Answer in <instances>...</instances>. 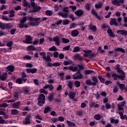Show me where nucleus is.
I'll return each mask as SVG.
<instances>
[{
	"mask_svg": "<svg viewBox=\"0 0 127 127\" xmlns=\"http://www.w3.org/2000/svg\"><path fill=\"white\" fill-rule=\"evenodd\" d=\"M27 18L26 17H24L22 19L20 20V23L19 24V27L20 28H28L30 26H34L35 25H39V22H37L36 23H32L31 21H38L40 20V18H32L31 17H29V20L30 21L29 23H24L26 21Z\"/></svg>",
	"mask_w": 127,
	"mask_h": 127,
	"instance_id": "f257e3e1",
	"label": "nucleus"
},
{
	"mask_svg": "<svg viewBox=\"0 0 127 127\" xmlns=\"http://www.w3.org/2000/svg\"><path fill=\"white\" fill-rule=\"evenodd\" d=\"M45 102V95L44 94H41L38 97V105L42 106Z\"/></svg>",
	"mask_w": 127,
	"mask_h": 127,
	"instance_id": "f03ea898",
	"label": "nucleus"
},
{
	"mask_svg": "<svg viewBox=\"0 0 127 127\" xmlns=\"http://www.w3.org/2000/svg\"><path fill=\"white\" fill-rule=\"evenodd\" d=\"M117 72L118 73H119V74H120V75H119V79H120V80H122V81H124V80H125V78H126V74L125 73L124 70L122 69H118V70H117Z\"/></svg>",
	"mask_w": 127,
	"mask_h": 127,
	"instance_id": "7ed1b4c3",
	"label": "nucleus"
},
{
	"mask_svg": "<svg viewBox=\"0 0 127 127\" xmlns=\"http://www.w3.org/2000/svg\"><path fill=\"white\" fill-rule=\"evenodd\" d=\"M84 53L83 54V56L84 57H88L89 58H91V57H93V55L92 54V51H83Z\"/></svg>",
	"mask_w": 127,
	"mask_h": 127,
	"instance_id": "20e7f679",
	"label": "nucleus"
},
{
	"mask_svg": "<svg viewBox=\"0 0 127 127\" xmlns=\"http://www.w3.org/2000/svg\"><path fill=\"white\" fill-rule=\"evenodd\" d=\"M76 96V92L74 91H70L69 92L68 97L69 99L72 100V101H74L76 102V99H75V96Z\"/></svg>",
	"mask_w": 127,
	"mask_h": 127,
	"instance_id": "39448f33",
	"label": "nucleus"
},
{
	"mask_svg": "<svg viewBox=\"0 0 127 127\" xmlns=\"http://www.w3.org/2000/svg\"><path fill=\"white\" fill-rule=\"evenodd\" d=\"M124 0H112V3L113 4H115V5H118L120 6L122 4V3H124Z\"/></svg>",
	"mask_w": 127,
	"mask_h": 127,
	"instance_id": "423d86ee",
	"label": "nucleus"
},
{
	"mask_svg": "<svg viewBox=\"0 0 127 127\" xmlns=\"http://www.w3.org/2000/svg\"><path fill=\"white\" fill-rule=\"evenodd\" d=\"M125 105H126V102L125 101H123L117 104L119 111H124V108L123 107Z\"/></svg>",
	"mask_w": 127,
	"mask_h": 127,
	"instance_id": "0eeeda50",
	"label": "nucleus"
},
{
	"mask_svg": "<svg viewBox=\"0 0 127 127\" xmlns=\"http://www.w3.org/2000/svg\"><path fill=\"white\" fill-rule=\"evenodd\" d=\"M26 71L28 74L30 73H31V74H34V73H36V72L37 71V69L35 68H27L26 69Z\"/></svg>",
	"mask_w": 127,
	"mask_h": 127,
	"instance_id": "6e6552de",
	"label": "nucleus"
},
{
	"mask_svg": "<svg viewBox=\"0 0 127 127\" xmlns=\"http://www.w3.org/2000/svg\"><path fill=\"white\" fill-rule=\"evenodd\" d=\"M30 117H31V115H27L25 121L23 122L24 125H29V124H30V120H29Z\"/></svg>",
	"mask_w": 127,
	"mask_h": 127,
	"instance_id": "1a4fd4ad",
	"label": "nucleus"
},
{
	"mask_svg": "<svg viewBox=\"0 0 127 127\" xmlns=\"http://www.w3.org/2000/svg\"><path fill=\"white\" fill-rule=\"evenodd\" d=\"M73 79L77 80V79H82L83 78V75L80 72L75 73L73 75Z\"/></svg>",
	"mask_w": 127,
	"mask_h": 127,
	"instance_id": "9d476101",
	"label": "nucleus"
},
{
	"mask_svg": "<svg viewBox=\"0 0 127 127\" xmlns=\"http://www.w3.org/2000/svg\"><path fill=\"white\" fill-rule=\"evenodd\" d=\"M25 43H26L27 44H32V38L31 37L29 36H26Z\"/></svg>",
	"mask_w": 127,
	"mask_h": 127,
	"instance_id": "9b49d317",
	"label": "nucleus"
},
{
	"mask_svg": "<svg viewBox=\"0 0 127 127\" xmlns=\"http://www.w3.org/2000/svg\"><path fill=\"white\" fill-rule=\"evenodd\" d=\"M68 13H63L61 11H59L58 13V15L62 16L63 18H67L68 17Z\"/></svg>",
	"mask_w": 127,
	"mask_h": 127,
	"instance_id": "f8f14e48",
	"label": "nucleus"
},
{
	"mask_svg": "<svg viewBox=\"0 0 127 127\" xmlns=\"http://www.w3.org/2000/svg\"><path fill=\"white\" fill-rule=\"evenodd\" d=\"M93 82H92V86H96L98 83V79L96 76H92L91 78Z\"/></svg>",
	"mask_w": 127,
	"mask_h": 127,
	"instance_id": "ddd939ff",
	"label": "nucleus"
},
{
	"mask_svg": "<svg viewBox=\"0 0 127 127\" xmlns=\"http://www.w3.org/2000/svg\"><path fill=\"white\" fill-rule=\"evenodd\" d=\"M110 24L111 25H115V26H118V25H119V24H118V22H117V19H116V18L111 19L110 21Z\"/></svg>",
	"mask_w": 127,
	"mask_h": 127,
	"instance_id": "4468645a",
	"label": "nucleus"
},
{
	"mask_svg": "<svg viewBox=\"0 0 127 127\" xmlns=\"http://www.w3.org/2000/svg\"><path fill=\"white\" fill-rule=\"evenodd\" d=\"M71 34L73 37H76L79 35V31L76 29L73 30L71 31Z\"/></svg>",
	"mask_w": 127,
	"mask_h": 127,
	"instance_id": "2eb2a0df",
	"label": "nucleus"
},
{
	"mask_svg": "<svg viewBox=\"0 0 127 127\" xmlns=\"http://www.w3.org/2000/svg\"><path fill=\"white\" fill-rule=\"evenodd\" d=\"M75 15H77V16H81L83 15L84 12L82 10L78 9L75 12Z\"/></svg>",
	"mask_w": 127,
	"mask_h": 127,
	"instance_id": "dca6fc26",
	"label": "nucleus"
},
{
	"mask_svg": "<svg viewBox=\"0 0 127 127\" xmlns=\"http://www.w3.org/2000/svg\"><path fill=\"white\" fill-rule=\"evenodd\" d=\"M69 70H71L72 72H76L78 70V67L77 65L75 66H70L68 68Z\"/></svg>",
	"mask_w": 127,
	"mask_h": 127,
	"instance_id": "f3484780",
	"label": "nucleus"
},
{
	"mask_svg": "<svg viewBox=\"0 0 127 127\" xmlns=\"http://www.w3.org/2000/svg\"><path fill=\"white\" fill-rule=\"evenodd\" d=\"M66 124L68 126V127H76V124L75 123H74L73 122H72L70 121H66Z\"/></svg>",
	"mask_w": 127,
	"mask_h": 127,
	"instance_id": "a211bd4d",
	"label": "nucleus"
},
{
	"mask_svg": "<svg viewBox=\"0 0 127 127\" xmlns=\"http://www.w3.org/2000/svg\"><path fill=\"white\" fill-rule=\"evenodd\" d=\"M117 33L118 34H122V35H127V31L125 30L117 31Z\"/></svg>",
	"mask_w": 127,
	"mask_h": 127,
	"instance_id": "6ab92c4d",
	"label": "nucleus"
},
{
	"mask_svg": "<svg viewBox=\"0 0 127 127\" xmlns=\"http://www.w3.org/2000/svg\"><path fill=\"white\" fill-rule=\"evenodd\" d=\"M6 71H9V72H13L14 71V66L13 65H9L5 68Z\"/></svg>",
	"mask_w": 127,
	"mask_h": 127,
	"instance_id": "aec40b11",
	"label": "nucleus"
},
{
	"mask_svg": "<svg viewBox=\"0 0 127 127\" xmlns=\"http://www.w3.org/2000/svg\"><path fill=\"white\" fill-rule=\"evenodd\" d=\"M53 41H55L56 45L57 46H59L60 44V39H59V37L56 36L53 39Z\"/></svg>",
	"mask_w": 127,
	"mask_h": 127,
	"instance_id": "412c9836",
	"label": "nucleus"
},
{
	"mask_svg": "<svg viewBox=\"0 0 127 127\" xmlns=\"http://www.w3.org/2000/svg\"><path fill=\"white\" fill-rule=\"evenodd\" d=\"M116 83H117V85L119 86L120 90H121L122 91H124V90H125V87L126 86L125 85V84L120 83V82H119V81H117Z\"/></svg>",
	"mask_w": 127,
	"mask_h": 127,
	"instance_id": "4be33fe9",
	"label": "nucleus"
},
{
	"mask_svg": "<svg viewBox=\"0 0 127 127\" xmlns=\"http://www.w3.org/2000/svg\"><path fill=\"white\" fill-rule=\"evenodd\" d=\"M89 27L92 31H93V32H96V31H97V27H96V26L90 24Z\"/></svg>",
	"mask_w": 127,
	"mask_h": 127,
	"instance_id": "5701e85b",
	"label": "nucleus"
},
{
	"mask_svg": "<svg viewBox=\"0 0 127 127\" xmlns=\"http://www.w3.org/2000/svg\"><path fill=\"white\" fill-rule=\"evenodd\" d=\"M19 107H20V102H19V101L14 103L13 104V108L14 109H18V108H19Z\"/></svg>",
	"mask_w": 127,
	"mask_h": 127,
	"instance_id": "b1692460",
	"label": "nucleus"
},
{
	"mask_svg": "<svg viewBox=\"0 0 127 127\" xmlns=\"http://www.w3.org/2000/svg\"><path fill=\"white\" fill-rule=\"evenodd\" d=\"M115 51H117L118 52H122V53H126V51L125 49L122 48H117L114 49Z\"/></svg>",
	"mask_w": 127,
	"mask_h": 127,
	"instance_id": "393cba45",
	"label": "nucleus"
},
{
	"mask_svg": "<svg viewBox=\"0 0 127 127\" xmlns=\"http://www.w3.org/2000/svg\"><path fill=\"white\" fill-rule=\"evenodd\" d=\"M91 12H92V13H93V14H94V15H95L96 16V17H97V18L98 19H99V20H101V17L99 16V15H98V13H97V12H96V10H95V9L91 10Z\"/></svg>",
	"mask_w": 127,
	"mask_h": 127,
	"instance_id": "a878e982",
	"label": "nucleus"
},
{
	"mask_svg": "<svg viewBox=\"0 0 127 127\" xmlns=\"http://www.w3.org/2000/svg\"><path fill=\"white\" fill-rule=\"evenodd\" d=\"M73 57L74 59H78L80 61H82V60H83V57L80 56V55L79 54L74 55Z\"/></svg>",
	"mask_w": 127,
	"mask_h": 127,
	"instance_id": "bb28decb",
	"label": "nucleus"
},
{
	"mask_svg": "<svg viewBox=\"0 0 127 127\" xmlns=\"http://www.w3.org/2000/svg\"><path fill=\"white\" fill-rule=\"evenodd\" d=\"M110 122L111 124H119V120L118 119H115L113 118H110Z\"/></svg>",
	"mask_w": 127,
	"mask_h": 127,
	"instance_id": "cd10ccee",
	"label": "nucleus"
},
{
	"mask_svg": "<svg viewBox=\"0 0 127 127\" xmlns=\"http://www.w3.org/2000/svg\"><path fill=\"white\" fill-rule=\"evenodd\" d=\"M119 115L120 116V118H121V119H122V120H125V119H126V120H127V115L124 116V113H123V112H119Z\"/></svg>",
	"mask_w": 127,
	"mask_h": 127,
	"instance_id": "c85d7f7f",
	"label": "nucleus"
},
{
	"mask_svg": "<svg viewBox=\"0 0 127 127\" xmlns=\"http://www.w3.org/2000/svg\"><path fill=\"white\" fill-rule=\"evenodd\" d=\"M31 5L32 6H33V7L34 8H36L37 10H38V9H40V6H37L36 4H35V2H32L31 3Z\"/></svg>",
	"mask_w": 127,
	"mask_h": 127,
	"instance_id": "c756f323",
	"label": "nucleus"
},
{
	"mask_svg": "<svg viewBox=\"0 0 127 127\" xmlns=\"http://www.w3.org/2000/svg\"><path fill=\"white\" fill-rule=\"evenodd\" d=\"M5 29H10V28H12V25L9 23H5Z\"/></svg>",
	"mask_w": 127,
	"mask_h": 127,
	"instance_id": "7c9ffc66",
	"label": "nucleus"
},
{
	"mask_svg": "<svg viewBox=\"0 0 127 127\" xmlns=\"http://www.w3.org/2000/svg\"><path fill=\"white\" fill-rule=\"evenodd\" d=\"M26 49L28 51H30L31 50L34 51V50H35V47L33 46H29L27 47Z\"/></svg>",
	"mask_w": 127,
	"mask_h": 127,
	"instance_id": "2f4dec72",
	"label": "nucleus"
},
{
	"mask_svg": "<svg viewBox=\"0 0 127 127\" xmlns=\"http://www.w3.org/2000/svg\"><path fill=\"white\" fill-rule=\"evenodd\" d=\"M107 33H108L110 36L111 37H115V35H114V33H113V31H112V29H109L107 31Z\"/></svg>",
	"mask_w": 127,
	"mask_h": 127,
	"instance_id": "473e14b6",
	"label": "nucleus"
},
{
	"mask_svg": "<svg viewBox=\"0 0 127 127\" xmlns=\"http://www.w3.org/2000/svg\"><path fill=\"white\" fill-rule=\"evenodd\" d=\"M22 79L24 82H26L27 79L26 78V75L24 72L22 73Z\"/></svg>",
	"mask_w": 127,
	"mask_h": 127,
	"instance_id": "72a5a7b5",
	"label": "nucleus"
},
{
	"mask_svg": "<svg viewBox=\"0 0 127 127\" xmlns=\"http://www.w3.org/2000/svg\"><path fill=\"white\" fill-rule=\"evenodd\" d=\"M79 51H80V47L78 46H76L73 48L72 52H73V53H75V52H79Z\"/></svg>",
	"mask_w": 127,
	"mask_h": 127,
	"instance_id": "f704fd0d",
	"label": "nucleus"
},
{
	"mask_svg": "<svg viewBox=\"0 0 127 127\" xmlns=\"http://www.w3.org/2000/svg\"><path fill=\"white\" fill-rule=\"evenodd\" d=\"M103 6V4L101 2H99L95 4V8H101Z\"/></svg>",
	"mask_w": 127,
	"mask_h": 127,
	"instance_id": "c9c22d12",
	"label": "nucleus"
},
{
	"mask_svg": "<svg viewBox=\"0 0 127 127\" xmlns=\"http://www.w3.org/2000/svg\"><path fill=\"white\" fill-rule=\"evenodd\" d=\"M73 63V62L71 60H68L67 61H64V64L65 66H67V65H69V64H72Z\"/></svg>",
	"mask_w": 127,
	"mask_h": 127,
	"instance_id": "e433bc0d",
	"label": "nucleus"
},
{
	"mask_svg": "<svg viewBox=\"0 0 127 127\" xmlns=\"http://www.w3.org/2000/svg\"><path fill=\"white\" fill-rule=\"evenodd\" d=\"M0 28L1 29H5V23L0 22Z\"/></svg>",
	"mask_w": 127,
	"mask_h": 127,
	"instance_id": "4c0bfd02",
	"label": "nucleus"
},
{
	"mask_svg": "<svg viewBox=\"0 0 127 127\" xmlns=\"http://www.w3.org/2000/svg\"><path fill=\"white\" fill-rule=\"evenodd\" d=\"M67 86L69 89H72V88H73V82L69 81L68 82Z\"/></svg>",
	"mask_w": 127,
	"mask_h": 127,
	"instance_id": "58836bf2",
	"label": "nucleus"
},
{
	"mask_svg": "<svg viewBox=\"0 0 127 127\" xmlns=\"http://www.w3.org/2000/svg\"><path fill=\"white\" fill-rule=\"evenodd\" d=\"M94 118L96 121H99L101 119V116L99 114H97L94 116Z\"/></svg>",
	"mask_w": 127,
	"mask_h": 127,
	"instance_id": "ea45409f",
	"label": "nucleus"
},
{
	"mask_svg": "<svg viewBox=\"0 0 127 127\" xmlns=\"http://www.w3.org/2000/svg\"><path fill=\"white\" fill-rule=\"evenodd\" d=\"M121 22H122V17H118L117 18V23H118V25H119L120 26L121 25H122Z\"/></svg>",
	"mask_w": 127,
	"mask_h": 127,
	"instance_id": "a19ab883",
	"label": "nucleus"
},
{
	"mask_svg": "<svg viewBox=\"0 0 127 127\" xmlns=\"http://www.w3.org/2000/svg\"><path fill=\"white\" fill-rule=\"evenodd\" d=\"M92 83H93V82H92V81H91V80L90 79H87L86 80V85H88L89 86H92Z\"/></svg>",
	"mask_w": 127,
	"mask_h": 127,
	"instance_id": "79ce46f5",
	"label": "nucleus"
},
{
	"mask_svg": "<svg viewBox=\"0 0 127 127\" xmlns=\"http://www.w3.org/2000/svg\"><path fill=\"white\" fill-rule=\"evenodd\" d=\"M9 13V17H13L14 16V11L13 10H10Z\"/></svg>",
	"mask_w": 127,
	"mask_h": 127,
	"instance_id": "37998d69",
	"label": "nucleus"
},
{
	"mask_svg": "<svg viewBox=\"0 0 127 127\" xmlns=\"http://www.w3.org/2000/svg\"><path fill=\"white\" fill-rule=\"evenodd\" d=\"M11 114L12 115H18V111H17L15 109H13L11 111Z\"/></svg>",
	"mask_w": 127,
	"mask_h": 127,
	"instance_id": "c03bdc74",
	"label": "nucleus"
},
{
	"mask_svg": "<svg viewBox=\"0 0 127 127\" xmlns=\"http://www.w3.org/2000/svg\"><path fill=\"white\" fill-rule=\"evenodd\" d=\"M62 40L63 41V42H64V43H69V42H70V41L69 40V39H65L64 38H63L62 39Z\"/></svg>",
	"mask_w": 127,
	"mask_h": 127,
	"instance_id": "a18cd8bd",
	"label": "nucleus"
},
{
	"mask_svg": "<svg viewBox=\"0 0 127 127\" xmlns=\"http://www.w3.org/2000/svg\"><path fill=\"white\" fill-rule=\"evenodd\" d=\"M68 8H69V7H64L63 10L66 13H69V10H68Z\"/></svg>",
	"mask_w": 127,
	"mask_h": 127,
	"instance_id": "49530a36",
	"label": "nucleus"
},
{
	"mask_svg": "<svg viewBox=\"0 0 127 127\" xmlns=\"http://www.w3.org/2000/svg\"><path fill=\"white\" fill-rule=\"evenodd\" d=\"M40 92L41 93L45 94V95H47L48 94V92L44 90V89H40Z\"/></svg>",
	"mask_w": 127,
	"mask_h": 127,
	"instance_id": "de8ad7c7",
	"label": "nucleus"
},
{
	"mask_svg": "<svg viewBox=\"0 0 127 127\" xmlns=\"http://www.w3.org/2000/svg\"><path fill=\"white\" fill-rule=\"evenodd\" d=\"M69 20L68 19H64L63 20V24H64V25H67V24H69Z\"/></svg>",
	"mask_w": 127,
	"mask_h": 127,
	"instance_id": "09e8293b",
	"label": "nucleus"
},
{
	"mask_svg": "<svg viewBox=\"0 0 127 127\" xmlns=\"http://www.w3.org/2000/svg\"><path fill=\"white\" fill-rule=\"evenodd\" d=\"M94 72V71L93 70H86L85 71V75H89V74H92V73H93Z\"/></svg>",
	"mask_w": 127,
	"mask_h": 127,
	"instance_id": "8fccbe9b",
	"label": "nucleus"
},
{
	"mask_svg": "<svg viewBox=\"0 0 127 127\" xmlns=\"http://www.w3.org/2000/svg\"><path fill=\"white\" fill-rule=\"evenodd\" d=\"M49 50V51H57V49H56L55 46H53V47H51Z\"/></svg>",
	"mask_w": 127,
	"mask_h": 127,
	"instance_id": "3c124183",
	"label": "nucleus"
},
{
	"mask_svg": "<svg viewBox=\"0 0 127 127\" xmlns=\"http://www.w3.org/2000/svg\"><path fill=\"white\" fill-rule=\"evenodd\" d=\"M76 27H77V24H76V23H73L71 24L69 29H72V28H75Z\"/></svg>",
	"mask_w": 127,
	"mask_h": 127,
	"instance_id": "603ef678",
	"label": "nucleus"
},
{
	"mask_svg": "<svg viewBox=\"0 0 127 127\" xmlns=\"http://www.w3.org/2000/svg\"><path fill=\"white\" fill-rule=\"evenodd\" d=\"M49 110H50V107H46L44 111V114H47V112H49Z\"/></svg>",
	"mask_w": 127,
	"mask_h": 127,
	"instance_id": "864d4df0",
	"label": "nucleus"
},
{
	"mask_svg": "<svg viewBox=\"0 0 127 127\" xmlns=\"http://www.w3.org/2000/svg\"><path fill=\"white\" fill-rule=\"evenodd\" d=\"M40 55L42 56L43 59H45L46 57V53H45V52H41L40 53Z\"/></svg>",
	"mask_w": 127,
	"mask_h": 127,
	"instance_id": "5fc2aeb1",
	"label": "nucleus"
},
{
	"mask_svg": "<svg viewBox=\"0 0 127 127\" xmlns=\"http://www.w3.org/2000/svg\"><path fill=\"white\" fill-rule=\"evenodd\" d=\"M7 104L5 103L0 104V108H6Z\"/></svg>",
	"mask_w": 127,
	"mask_h": 127,
	"instance_id": "6e6d98bb",
	"label": "nucleus"
},
{
	"mask_svg": "<svg viewBox=\"0 0 127 127\" xmlns=\"http://www.w3.org/2000/svg\"><path fill=\"white\" fill-rule=\"evenodd\" d=\"M33 82L36 86H38V85H39V81H38V80L35 79L33 80Z\"/></svg>",
	"mask_w": 127,
	"mask_h": 127,
	"instance_id": "4d7b16f0",
	"label": "nucleus"
},
{
	"mask_svg": "<svg viewBox=\"0 0 127 127\" xmlns=\"http://www.w3.org/2000/svg\"><path fill=\"white\" fill-rule=\"evenodd\" d=\"M98 79L100 80L101 83H105V79L102 78V76H98Z\"/></svg>",
	"mask_w": 127,
	"mask_h": 127,
	"instance_id": "13d9d810",
	"label": "nucleus"
},
{
	"mask_svg": "<svg viewBox=\"0 0 127 127\" xmlns=\"http://www.w3.org/2000/svg\"><path fill=\"white\" fill-rule=\"evenodd\" d=\"M0 124H7V122L5 121V120L2 119H0Z\"/></svg>",
	"mask_w": 127,
	"mask_h": 127,
	"instance_id": "bf43d9fd",
	"label": "nucleus"
},
{
	"mask_svg": "<svg viewBox=\"0 0 127 127\" xmlns=\"http://www.w3.org/2000/svg\"><path fill=\"white\" fill-rule=\"evenodd\" d=\"M16 83L17 84H21L22 83V79L21 78H18L16 80Z\"/></svg>",
	"mask_w": 127,
	"mask_h": 127,
	"instance_id": "052dcab7",
	"label": "nucleus"
},
{
	"mask_svg": "<svg viewBox=\"0 0 127 127\" xmlns=\"http://www.w3.org/2000/svg\"><path fill=\"white\" fill-rule=\"evenodd\" d=\"M74 85L76 88L80 87V82L78 81H76L74 83Z\"/></svg>",
	"mask_w": 127,
	"mask_h": 127,
	"instance_id": "680f3d73",
	"label": "nucleus"
},
{
	"mask_svg": "<svg viewBox=\"0 0 127 127\" xmlns=\"http://www.w3.org/2000/svg\"><path fill=\"white\" fill-rule=\"evenodd\" d=\"M6 45L8 47H11V45H12V41H9L7 43Z\"/></svg>",
	"mask_w": 127,
	"mask_h": 127,
	"instance_id": "e2e57ef3",
	"label": "nucleus"
},
{
	"mask_svg": "<svg viewBox=\"0 0 127 127\" xmlns=\"http://www.w3.org/2000/svg\"><path fill=\"white\" fill-rule=\"evenodd\" d=\"M23 91L24 93H28V92H29V89L27 87H24L23 88Z\"/></svg>",
	"mask_w": 127,
	"mask_h": 127,
	"instance_id": "0e129e2a",
	"label": "nucleus"
},
{
	"mask_svg": "<svg viewBox=\"0 0 127 127\" xmlns=\"http://www.w3.org/2000/svg\"><path fill=\"white\" fill-rule=\"evenodd\" d=\"M54 8L55 11H58V10H59V6H58L57 4H55Z\"/></svg>",
	"mask_w": 127,
	"mask_h": 127,
	"instance_id": "69168bd1",
	"label": "nucleus"
},
{
	"mask_svg": "<svg viewBox=\"0 0 127 127\" xmlns=\"http://www.w3.org/2000/svg\"><path fill=\"white\" fill-rule=\"evenodd\" d=\"M90 4H86L85 5V9H86L87 10H90Z\"/></svg>",
	"mask_w": 127,
	"mask_h": 127,
	"instance_id": "338daca9",
	"label": "nucleus"
},
{
	"mask_svg": "<svg viewBox=\"0 0 127 127\" xmlns=\"http://www.w3.org/2000/svg\"><path fill=\"white\" fill-rule=\"evenodd\" d=\"M59 122H63L64 121V117L60 116L58 117Z\"/></svg>",
	"mask_w": 127,
	"mask_h": 127,
	"instance_id": "774afa93",
	"label": "nucleus"
}]
</instances>
